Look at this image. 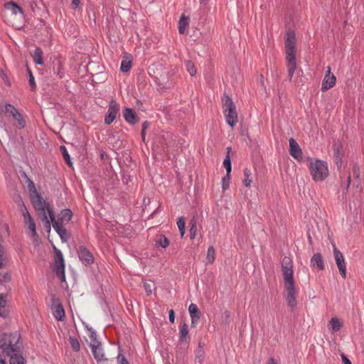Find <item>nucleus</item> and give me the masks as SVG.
<instances>
[{
  "instance_id": "obj_53",
  "label": "nucleus",
  "mask_w": 364,
  "mask_h": 364,
  "mask_svg": "<svg viewBox=\"0 0 364 364\" xmlns=\"http://www.w3.org/2000/svg\"><path fill=\"white\" fill-rule=\"evenodd\" d=\"M0 364H6L5 359H4L0 355Z\"/></svg>"
},
{
  "instance_id": "obj_23",
  "label": "nucleus",
  "mask_w": 364,
  "mask_h": 364,
  "mask_svg": "<svg viewBox=\"0 0 364 364\" xmlns=\"http://www.w3.org/2000/svg\"><path fill=\"white\" fill-rule=\"evenodd\" d=\"M6 9L11 11L12 14L17 15L18 14H23L22 8L14 1H9L4 4Z\"/></svg>"
},
{
  "instance_id": "obj_46",
  "label": "nucleus",
  "mask_w": 364,
  "mask_h": 364,
  "mask_svg": "<svg viewBox=\"0 0 364 364\" xmlns=\"http://www.w3.org/2000/svg\"><path fill=\"white\" fill-rule=\"evenodd\" d=\"M341 358H342V361H343V364H352L351 361L344 354L341 355Z\"/></svg>"
},
{
  "instance_id": "obj_29",
  "label": "nucleus",
  "mask_w": 364,
  "mask_h": 364,
  "mask_svg": "<svg viewBox=\"0 0 364 364\" xmlns=\"http://www.w3.org/2000/svg\"><path fill=\"white\" fill-rule=\"evenodd\" d=\"M215 259V250L213 246H209L207 251L206 260L209 264H213Z\"/></svg>"
},
{
  "instance_id": "obj_40",
  "label": "nucleus",
  "mask_w": 364,
  "mask_h": 364,
  "mask_svg": "<svg viewBox=\"0 0 364 364\" xmlns=\"http://www.w3.org/2000/svg\"><path fill=\"white\" fill-rule=\"evenodd\" d=\"M90 331V338L92 341V343H97V342H100L97 339V333L92 328H87Z\"/></svg>"
},
{
  "instance_id": "obj_1",
  "label": "nucleus",
  "mask_w": 364,
  "mask_h": 364,
  "mask_svg": "<svg viewBox=\"0 0 364 364\" xmlns=\"http://www.w3.org/2000/svg\"><path fill=\"white\" fill-rule=\"evenodd\" d=\"M282 271L284 281V289L287 291V302L293 311L296 306V286L294 279L293 262L289 257H284L282 261Z\"/></svg>"
},
{
  "instance_id": "obj_55",
  "label": "nucleus",
  "mask_w": 364,
  "mask_h": 364,
  "mask_svg": "<svg viewBox=\"0 0 364 364\" xmlns=\"http://www.w3.org/2000/svg\"><path fill=\"white\" fill-rule=\"evenodd\" d=\"M200 4H206L208 3V0H199Z\"/></svg>"
},
{
  "instance_id": "obj_31",
  "label": "nucleus",
  "mask_w": 364,
  "mask_h": 364,
  "mask_svg": "<svg viewBox=\"0 0 364 364\" xmlns=\"http://www.w3.org/2000/svg\"><path fill=\"white\" fill-rule=\"evenodd\" d=\"M69 343H70V347L72 348V349L74 351L78 352L80 350V342L75 337L70 336L69 338Z\"/></svg>"
},
{
  "instance_id": "obj_48",
  "label": "nucleus",
  "mask_w": 364,
  "mask_h": 364,
  "mask_svg": "<svg viewBox=\"0 0 364 364\" xmlns=\"http://www.w3.org/2000/svg\"><path fill=\"white\" fill-rule=\"evenodd\" d=\"M149 122L145 121L142 124V130L145 131L149 127Z\"/></svg>"
},
{
  "instance_id": "obj_44",
  "label": "nucleus",
  "mask_w": 364,
  "mask_h": 364,
  "mask_svg": "<svg viewBox=\"0 0 364 364\" xmlns=\"http://www.w3.org/2000/svg\"><path fill=\"white\" fill-rule=\"evenodd\" d=\"M168 318L171 323H173L175 321V313L173 309L168 311Z\"/></svg>"
},
{
  "instance_id": "obj_30",
  "label": "nucleus",
  "mask_w": 364,
  "mask_h": 364,
  "mask_svg": "<svg viewBox=\"0 0 364 364\" xmlns=\"http://www.w3.org/2000/svg\"><path fill=\"white\" fill-rule=\"evenodd\" d=\"M10 364H25V359L20 353H14L10 357Z\"/></svg>"
},
{
  "instance_id": "obj_2",
  "label": "nucleus",
  "mask_w": 364,
  "mask_h": 364,
  "mask_svg": "<svg viewBox=\"0 0 364 364\" xmlns=\"http://www.w3.org/2000/svg\"><path fill=\"white\" fill-rule=\"evenodd\" d=\"M37 210L41 220H45L48 227H50V223L52 224L53 229L60 236L61 240L64 242H68L70 235L66 228L63 227V225L60 221H56L53 206H38Z\"/></svg>"
},
{
  "instance_id": "obj_4",
  "label": "nucleus",
  "mask_w": 364,
  "mask_h": 364,
  "mask_svg": "<svg viewBox=\"0 0 364 364\" xmlns=\"http://www.w3.org/2000/svg\"><path fill=\"white\" fill-rule=\"evenodd\" d=\"M18 333H4L0 338V348L7 355L11 357L14 353H19L18 341L20 340Z\"/></svg>"
},
{
  "instance_id": "obj_5",
  "label": "nucleus",
  "mask_w": 364,
  "mask_h": 364,
  "mask_svg": "<svg viewBox=\"0 0 364 364\" xmlns=\"http://www.w3.org/2000/svg\"><path fill=\"white\" fill-rule=\"evenodd\" d=\"M309 170L312 178L314 181H323L328 176V168L327 163L324 161L309 159Z\"/></svg>"
},
{
  "instance_id": "obj_34",
  "label": "nucleus",
  "mask_w": 364,
  "mask_h": 364,
  "mask_svg": "<svg viewBox=\"0 0 364 364\" xmlns=\"http://www.w3.org/2000/svg\"><path fill=\"white\" fill-rule=\"evenodd\" d=\"M186 68L191 76H194L196 74V69L192 61L188 60L186 63Z\"/></svg>"
},
{
  "instance_id": "obj_49",
  "label": "nucleus",
  "mask_w": 364,
  "mask_h": 364,
  "mask_svg": "<svg viewBox=\"0 0 364 364\" xmlns=\"http://www.w3.org/2000/svg\"><path fill=\"white\" fill-rule=\"evenodd\" d=\"M72 4L77 8L80 4V0H72Z\"/></svg>"
},
{
  "instance_id": "obj_10",
  "label": "nucleus",
  "mask_w": 364,
  "mask_h": 364,
  "mask_svg": "<svg viewBox=\"0 0 364 364\" xmlns=\"http://www.w3.org/2000/svg\"><path fill=\"white\" fill-rule=\"evenodd\" d=\"M333 252L336 264L338 268L339 272L343 279L346 278V266L343 253L333 244Z\"/></svg>"
},
{
  "instance_id": "obj_9",
  "label": "nucleus",
  "mask_w": 364,
  "mask_h": 364,
  "mask_svg": "<svg viewBox=\"0 0 364 364\" xmlns=\"http://www.w3.org/2000/svg\"><path fill=\"white\" fill-rule=\"evenodd\" d=\"M119 104L116 100L112 99L109 103L108 109L105 117V124H111L117 118L119 113Z\"/></svg>"
},
{
  "instance_id": "obj_13",
  "label": "nucleus",
  "mask_w": 364,
  "mask_h": 364,
  "mask_svg": "<svg viewBox=\"0 0 364 364\" xmlns=\"http://www.w3.org/2000/svg\"><path fill=\"white\" fill-rule=\"evenodd\" d=\"M5 112L6 114H10L13 119L16 120L17 127L19 129H23L26 124V122L21 113L18 111V109L11 104H6L5 106Z\"/></svg>"
},
{
  "instance_id": "obj_36",
  "label": "nucleus",
  "mask_w": 364,
  "mask_h": 364,
  "mask_svg": "<svg viewBox=\"0 0 364 364\" xmlns=\"http://www.w3.org/2000/svg\"><path fill=\"white\" fill-rule=\"evenodd\" d=\"M177 225L181 237H183L185 234V220L182 217L178 218Z\"/></svg>"
},
{
  "instance_id": "obj_17",
  "label": "nucleus",
  "mask_w": 364,
  "mask_h": 364,
  "mask_svg": "<svg viewBox=\"0 0 364 364\" xmlns=\"http://www.w3.org/2000/svg\"><path fill=\"white\" fill-rule=\"evenodd\" d=\"M188 311L191 318V327L195 328L200 321L201 313L196 304H191Z\"/></svg>"
},
{
  "instance_id": "obj_14",
  "label": "nucleus",
  "mask_w": 364,
  "mask_h": 364,
  "mask_svg": "<svg viewBox=\"0 0 364 364\" xmlns=\"http://www.w3.org/2000/svg\"><path fill=\"white\" fill-rule=\"evenodd\" d=\"M22 215L23 217V223L25 226L30 230V234L32 237H35L37 235L36 223L33 218L31 217L29 213L26 206H23V208L21 210Z\"/></svg>"
},
{
  "instance_id": "obj_39",
  "label": "nucleus",
  "mask_w": 364,
  "mask_h": 364,
  "mask_svg": "<svg viewBox=\"0 0 364 364\" xmlns=\"http://www.w3.org/2000/svg\"><path fill=\"white\" fill-rule=\"evenodd\" d=\"M28 83H29V85L31 86V88L32 90H34L36 87V82H35V79H34V77L31 73V71L28 68Z\"/></svg>"
},
{
  "instance_id": "obj_45",
  "label": "nucleus",
  "mask_w": 364,
  "mask_h": 364,
  "mask_svg": "<svg viewBox=\"0 0 364 364\" xmlns=\"http://www.w3.org/2000/svg\"><path fill=\"white\" fill-rule=\"evenodd\" d=\"M145 291L148 295L151 294L152 292L151 286V284H148L147 282H145L144 284Z\"/></svg>"
},
{
  "instance_id": "obj_32",
  "label": "nucleus",
  "mask_w": 364,
  "mask_h": 364,
  "mask_svg": "<svg viewBox=\"0 0 364 364\" xmlns=\"http://www.w3.org/2000/svg\"><path fill=\"white\" fill-rule=\"evenodd\" d=\"M252 173L251 171L248 168H245L244 170V176L245 178L243 180L244 186L246 187L250 186V184L252 183V180L250 179Z\"/></svg>"
},
{
  "instance_id": "obj_8",
  "label": "nucleus",
  "mask_w": 364,
  "mask_h": 364,
  "mask_svg": "<svg viewBox=\"0 0 364 364\" xmlns=\"http://www.w3.org/2000/svg\"><path fill=\"white\" fill-rule=\"evenodd\" d=\"M55 256V272L61 281L65 280V264L62 252L53 247Z\"/></svg>"
},
{
  "instance_id": "obj_33",
  "label": "nucleus",
  "mask_w": 364,
  "mask_h": 364,
  "mask_svg": "<svg viewBox=\"0 0 364 364\" xmlns=\"http://www.w3.org/2000/svg\"><path fill=\"white\" fill-rule=\"evenodd\" d=\"M60 151L63 156V159L67 162V164L70 166H72V162L70 159V154H68V151L65 146H60Z\"/></svg>"
},
{
  "instance_id": "obj_27",
  "label": "nucleus",
  "mask_w": 364,
  "mask_h": 364,
  "mask_svg": "<svg viewBox=\"0 0 364 364\" xmlns=\"http://www.w3.org/2000/svg\"><path fill=\"white\" fill-rule=\"evenodd\" d=\"M189 24V18L188 17L182 15L179 19L178 22V32L181 34L184 33L186 28L188 27Z\"/></svg>"
},
{
  "instance_id": "obj_12",
  "label": "nucleus",
  "mask_w": 364,
  "mask_h": 364,
  "mask_svg": "<svg viewBox=\"0 0 364 364\" xmlns=\"http://www.w3.org/2000/svg\"><path fill=\"white\" fill-rule=\"evenodd\" d=\"M52 304L51 309L53 314L57 321H63L65 318V310L60 300L54 296L51 297Z\"/></svg>"
},
{
  "instance_id": "obj_20",
  "label": "nucleus",
  "mask_w": 364,
  "mask_h": 364,
  "mask_svg": "<svg viewBox=\"0 0 364 364\" xmlns=\"http://www.w3.org/2000/svg\"><path fill=\"white\" fill-rule=\"evenodd\" d=\"M188 326L186 322H183L179 328V341L181 343L189 344L191 338L188 336Z\"/></svg>"
},
{
  "instance_id": "obj_22",
  "label": "nucleus",
  "mask_w": 364,
  "mask_h": 364,
  "mask_svg": "<svg viewBox=\"0 0 364 364\" xmlns=\"http://www.w3.org/2000/svg\"><path fill=\"white\" fill-rule=\"evenodd\" d=\"M73 216V213L70 209L63 210L56 221H60L62 225L67 224L70 222Z\"/></svg>"
},
{
  "instance_id": "obj_25",
  "label": "nucleus",
  "mask_w": 364,
  "mask_h": 364,
  "mask_svg": "<svg viewBox=\"0 0 364 364\" xmlns=\"http://www.w3.org/2000/svg\"><path fill=\"white\" fill-rule=\"evenodd\" d=\"M342 326V323L337 317L332 318L328 324V328L333 332H338Z\"/></svg>"
},
{
  "instance_id": "obj_52",
  "label": "nucleus",
  "mask_w": 364,
  "mask_h": 364,
  "mask_svg": "<svg viewBox=\"0 0 364 364\" xmlns=\"http://www.w3.org/2000/svg\"><path fill=\"white\" fill-rule=\"evenodd\" d=\"M308 242H309V245H313V240H312V237L310 234L308 235Z\"/></svg>"
},
{
  "instance_id": "obj_43",
  "label": "nucleus",
  "mask_w": 364,
  "mask_h": 364,
  "mask_svg": "<svg viewBox=\"0 0 364 364\" xmlns=\"http://www.w3.org/2000/svg\"><path fill=\"white\" fill-rule=\"evenodd\" d=\"M10 281V276L7 272L0 274V282L1 283H6Z\"/></svg>"
},
{
  "instance_id": "obj_19",
  "label": "nucleus",
  "mask_w": 364,
  "mask_h": 364,
  "mask_svg": "<svg viewBox=\"0 0 364 364\" xmlns=\"http://www.w3.org/2000/svg\"><path fill=\"white\" fill-rule=\"evenodd\" d=\"M310 264L312 267L316 268L318 271L323 270L325 265L321 254L319 252L314 253L311 258Z\"/></svg>"
},
{
  "instance_id": "obj_6",
  "label": "nucleus",
  "mask_w": 364,
  "mask_h": 364,
  "mask_svg": "<svg viewBox=\"0 0 364 364\" xmlns=\"http://www.w3.org/2000/svg\"><path fill=\"white\" fill-rule=\"evenodd\" d=\"M222 102L226 122L231 127H233L237 122V114L235 109V105L232 100L228 95H225L223 98Z\"/></svg>"
},
{
  "instance_id": "obj_56",
  "label": "nucleus",
  "mask_w": 364,
  "mask_h": 364,
  "mask_svg": "<svg viewBox=\"0 0 364 364\" xmlns=\"http://www.w3.org/2000/svg\"><path fill=\"white\" fill-rule=\"evenodd\" d=\"M4 308H0V316H4V314L3 313Z\"/></svg>"
},
{
  "instance_id": "obj_15",
  "label": "nucleus",
  "mask_w": 364,
  "mask_h": 364,
  "mask_svg": "<svg viewBox=\"0 0 364 364\" xmlns=\"http://www.w3.org/2000/svg\"><path fill=\"white\" fill-rule=\"evenodd\" d=\"M336 78L334 75L331 73V68L326 67V75L322 82L321 91L326 92L336 85Z\"/></svg>"
},
{
  "instance_id": "obj_24",
  "label": "nucleus",
  "mask_w": 364,
  "mask_h": 364,
  "mask_svg": "<svg viewBox=\"0 0 364 364\" xmlns=\"http://www.w3.org/2000/svg\"><path fill=\"white\" fill-rule=\"evenodd\" d=\"M168 239L164 235L159 234L156 236V247H162L166 248L169 245Z\"/></svg>"
},
{
  "instance_id": "obj_28",
  "label": "nucleus",
  "mask_w": 364,
  "mask_h": 364,
  "mask_svg": "<svg viewBox=\"0 0 364 364\" xmlns=\"http://www.w3.org/2000/svg\"><path fill=\"white\" fill-rule=\"evenodd\" d=\"M33 61L38 65H43V52L40 48H36L33 55Z\"/></svg>"
},
{
  "instance_id": "obj_41",
  "label": "nucleus",
  "mask_w": 364,
  "mask_h": 364,
  "mask_svg": "<svg viewBox=\"0 0 364 364\" xmlns=\"http://www.w3.org/2000/svg\"><path fill=\"white\" fill-rule=\"evenodd\" d=\"M117 362L119 364H129L124 355L120 350L117 355Z\"/></svg>"
},
{
  "instance_id": "obj_21",
  "label": "nucleus",
  "mask_w": 364,
  "mask_h": 364,
  "mask_svg": "<svg viewBox=\"0 0 364 364\" xmlns=\"http://www.w3.org/2000/svg\"><path fill=\"white\" fill-rule=\"evenodd\" d=\"M123 117L129 124L134 125L137 122L136 113L132 108L125 107L123 111Z\"/></svg>"
},
{
  "instance_id": "obj_11",
  "label": "nucleus",
  "mask_w": 364,
  "mask_h": 364,
  "mask_svg": "<svg viewBox=\"0 0 364 364\" xmlns=\"http://www.w3.org/2000/svg\"><path fill=\"white\" fill-rule=\"evenodd\" d=\"M79 259L85 266H90L95 262L91 252L84 245H80L77 250Z\"/></svg>"
},
{
  "instance_id": "obj_16",
  "label": "nucleus",
  "mask_w": 364,
  "mask_h": 364,
  "mask_svg": "<svg viewBox=\"0 0 364 364\" xmlns=\"http://www.w3.org/2000/svg\"><path fill=\"white\" fill-rule=\"evenodd\" d=\"M90 346L92 349L93 356L98 363H106L107 361L102 348L101 342L90 343Z\"/></svg>"
},
{
  "instance_id": "obj_35",
  "label": "nucleus",
  "mask_w": 364,
  "mask_h": 364,
  "mask_svg": "<svg viewBox=\"0 0 364 364\" xmlns=\"http://www.w3.org/2000/svg\"><path fill=\"white\" fill-rule=\"evenodd\" d=\"M132 68V62L130 60H122L121 63L120 70L123 73L129 72Z\"/></svg>"
},
{
  "instance_id": "obj_38",
  "label": "nucleus",
  "mask_w": 364,
  "mask_h": 364,
  "mask_svg": "<svg viewBox=\"0 0 364 364\" xmlns=\"http://www.w3.org/2000/svg\"><path fill=\"white\" fill-rule=\"evenodd\" d=\"M230 174L226 173L225 176L222 178V188L223 190H226L229 188L230 185Z\"/></svg>"
},
{
  "instance_id": "obj_50",
  "label": "nucleus",
  "mask_w": 364,
  "mask_h": 364,
  "mask_svg": "<svg viewBox=\"0 0 364 364\" xmlns=\"http://www.w3.org/2000/svg\"><path fill=\"white\" fill-rule=\"evenodd\" d=\"M268 364H277V360L274 358H271L269 360V363Z\"/></svg>"
},
{
  "instance_id": "obj_7",
  "label": "nucleus",
  "mask_w": 364,
  "mask_h": 364,
  "mask_svg": "<svg viewBox=\"0 0 364 364\" xmlns=\"http://www.w3.org/2000/svg\"><path fill=\"white\" fill-rule=\"evenodd\" d=\"M23 176L28 184V191L32 204L48 205V203H46L41 194L38 191L33 181L30 178H28L26 173H23Z\"/></svg>"
},
{
  "instance_id": "obj_18",
  "label": "nucleus",
  "mask_w": 364,
  "mask_h": 364,
  "mask_svg": "<svg viewBox=\"0 0 364 364\" xmlns=\"http://www.w3.org/2000/svg\"><path fill=\"white\" fill-rule=\"evenodd\" d=\"M289 142V152L290 154L296 159L301 160L302 159L303 152L298 143L294 138H290Z\"/></svg>"
},
{
  "instance_id": "obj_51",
  "label": "nucleus",
  "mask_w": 364,
  "mask_h": 364,
  "mask_svg": "<svg viewBox=\"0 0 364 364\" xmlns=\"http://www.w3.org/2000/svg\"><path fill=\"white\" fill-rule=\"evenodd\" d=\"M350 176H349L347 178V184H346V190L348 189L349 186H350Z\"/></svg>"
},
{
  "instance_id": "obj_42",
  "label": "nucleus",
  "mask_w": 364,
  "mask_h": 364,
  "mask_svg": "<svg viewBox=\"0 0 364 364\" xmlns=\"http://www.w3.org/2000/svg\"><path fill=\"white\" fill-rule=\"evenodd\" d=\"M196 232H197L196 225L194 223H193L189 230L190 238L191 240H193L196 237Z\"/></svg>"
},
{
  "instance_id": "obj_37",
  "label": "nucleus",
  "mask_w": 364,
  "mask_h": 364,
  "mask_svg": "<svg viewBox=\"0 0 364 364\" xmlns=\"http://www.w3.org/2000/svg\"><path fill=\"white\" fill-rule=\"evenodd\" d=\"M204 351L203 349H199L196 355V364H203Z\"/></svg>"
},
{
  "instance_id": "obj_47",
  "label": "nucleus",
  "mask_w": 364,
  "mask_h": 364,
  "mask_svg": "<svg viewBox=\"0 0 364 364\" xmlns=\"http://www.w3.org/2000/svg\"><path fill=\"white\" fill-rule=\"evenodd\" d=\"M6 300L2 296H0V308H4Z\"/></svg>"
},
{
  "instance_id": "obj_26",
  "label": "nucleus",
  "mask_w": 364,
  "mask_h": 364,
  "mask_svg": "<svg viewBox=\"0 0 364 364\" xmlns=\"http://www.w3.org/2000/svg\"><path fill=\"white\" fill-rule=\"evenodd\" d=\"M226 150H227V154H226V156L223 161V166L226 169V173H228V174H230L231 171H232V166H231V159H230V153L232 149L230 146H228Z\"/></svg>"
},
{
  "instance_id": "obj_3",
  "label": "nucleus",
  "mask_w": 364,
  "mask_h": 364,
  "mask_svg": "<svg viewBox=\"0 0 364 364\" xmlns=\"http://www.w3.org/2000/svg\"><path fill=\"white\" fill-rule=\"evenodd\" d=\"M296 38L294 31H288L285 41V51L287 61V70L288 78L291 81L294 72L296 69Z\"/></svg>"
},
{
  "instance_id": "obj_54",
  "label": "nucleus",
  "mask_w": 364,
  "mask_h": 364,
  "mask_svg": "<svg viewBox=\"0 0 364 364\" xmlns=\"http://www.w3.org/2000/svg\"><path fill=\"white\" fill-rule=\"evenodd\" d=\"M141 137H142V139L144 141L145 140V131H144V130H141Z\"/></svg>"
}]
</instances>
